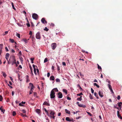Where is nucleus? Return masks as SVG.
<instances>
[{
  "label": "nucleus",
  "instance_id": "1",
  "mask_svg": "<svg viewBox=\"0 0 122 122\" xmlns=\"http://www.w3.org/2000/svg\"><path fill=\"white\" fill-rule=\"evenodd\" d=\"M50 117L51 118L52 117L53 119H55V117L54 115L55 114V113L54 111L51 110L50 111Z\"/></svg>",
  "mask_w": 122,
  "mask_h": 122
},
{
  "label": "nucleus",
  "instance_id": "2",
  "mask_svg": "<svg viewBox=\"0 0 122 122\" xmlns=\"http://www.w3.org/2000/svg\"><path fill=\"white\" fill-rule=\"evenodd\" d=\"M55 93L53 91H51L50 94V97L51 99L54 98L55 97Z\"/></svg>",
  "mask_w": 122,
  "mask_h": 122
},
{
  "label": "nucleus",
  "instance_id": "3",
  "mask_svg": "<svg viewBox=\"0 0 122 122\" xmlns=\"http://www.w3.org/2000/svg\"><path fill=\"white\" fill-rule=\"evenodd\" d=\"M12 58L13 60L12 61V65H13L14 64L16 63V60L15 58V57L14 56H12Z\"/></svg>",
  "mask_w": 122,
  "mask_h": 122
},
{
  "label": "nucleus",
  "instance_id": "4",
  "mask_svg": "<svg viewBox=\"0 0 122 122\" xmlns=\"http://www.w3.org/2000/svg\"><path fill=\"white\" fill-rule=\"evenodd\" d=\"M32 18L34 19L37 20L38 17V15L36 13H33L32 15Z\"/></svg>",
  "mask_w": 122,
  "mask_h": 122
},
{
  "label": "nucleus",
  "instance_id": "5",
  "mask_svg": "<svg viewBox=\"0 0 122 122\" xmlns=\"http://www.w3.org/2000/svg\"><path fill=\"white\" fill-rule=\"evenodd\" d=\"M36 38L37 39H40L41 38L40 33L37 32L36 35Z\"/></svg>",
  "mask_w": 122,
  "mask_h": 122
},
{
  "label": "nucleus",
  "instance_id": "6",
  "mask_svg": "<svg viewBox=\"0 0 122 122\" xmlns=\"http://www.w3.org/2000/svg\"><path fill=\"white\" fill-rule=\"evenodd\" d=\"M51 46L53 50L55 49L56 46V43H52L51 45Z\"/></svg>",
  "mask_w": 122,
  "mask_h": 122
},
{
  "label": "nucleus",
  "instance_id": "7",
  "mask_svg": "<svg viewBox=\"0 0 122 122\" xmlns=\"http://www.w3.org/2000/svg\"><path fill=\"white\" fill-rule=\"evenodd\" d=\"M58 93V97L59 98H62L63 96V95L62 93L61 92H59Z\"/></svg>",
  "mask_w": 122,
  "mask_h": 122
},
{
  "label": "nucleus",
  "instance_id": "8",
  "mask_svg": "<svg viewBox=\"0 0 122 122\" xmlns=\"http://www.w3.org/2000/svg\"><path fill=\"white\" fill-rule=\"evenodd\" d=\"M33 67L34 68V72L35 74L36 75V69L35 68V67H36V68H37V67L36 66H35V65L33 64Z\"/></svg>",
  "mask_w": 122,
  "mask_h": 122
},
{
  "label": "nucleus",
  "instance_id": "9",
  "mask_svg": "<svg viewBox=\"0 0 122 122\" xmlns=\"http://www.w3.org/2000/svg\"><path fill=\"white\" fill-rule=\"evenodd\" d=\"M41 21L42 22L43 24H45L47 23V21L45 20V18H42Z\"/></svg>",
  "mask_w": 122,
  "mask_h": 122
},
{
  "label": "nucleus",
  "instance_id": "10",
  "mask_svg": "<svg viewBox=\"0 0 122 122\" xmlns=\"http://www.w3.org/2000/svg\"><path fill=\"white\" fill-rule=\"evenodd\" d=\"M98 94L101 97H103V93L102 92L100 91H99L98 92Z\"/></svg>",
  "mask_w": 122,
  "mask_h": 122
},
{
  "label": "nucleus",
  "instance_id": "11",
  "mask_svg": "<svg viewBox=\"0 0 122 122\" xmlns=\"http://www.w3.org/2000/svg\"><path fill=\"white\" fill-rule=\"evenodd\" d=\"M9 56L10 54L9 53H7L6 54L5 58L7 61H8V60Z\"/></svg>",
  "mask_w": 122,
  "mask_h": 122
},
{
  "label": "nucleus",
  "instance_id": "12",
  "mask_svg": "<svg viewBox=\"0 0 122 122\" xmlns=\"http://www.w3.org/2000/svg\"><path fill=\"white\" fill-rule=\"evenodd\" d=\"M29 85L30 86H31L30 90H33V89L34 88V87L33 84L32 83H29Z\"/></svg>",
  "mask_w": 122,
  "mask_h": 122
},
{
  "label": "nucleus",
  "instance_id": "13",
  "mask_svg": "<svg viewBox=\"0 0 122 122\" xmlns=\"http://www.w3.org/2000/svg\"><path fill=\"white\" fill-rule=\"evenodd\" d=\"M29 77L28 75H27L26 76V81L27 82H28L30 81V80H29Z\"/></svg>",
  "mask_w": 122,
  "mask_h": 122
},
{
  "label": "nucleus",
  "instance_id": "14",
  "mask_svg": "<svg viewBox=\"0 0 122 122\" xmlns=\"http://www.w3.org/2000/svg\"><path fill=\"white\" fill-rule=\"evenodd\" d=\"M2 107H3L1 106L0 108V110H1L2 112H3V113H4V112H5V109H3Z\"/></svg>",
  "mask_w": 122,
  "mask_h": 122
},
{
  "label": "nucleus",
  "instance_id": "15",
  "mask_svg": "<svg viewBox=\"0 0 122 122\" xmlns=\"http://www.w3.org/2000/svg\"><path fill=\"white\" fill-rule=\"evenodd\" d=\"M50 80H55V77L53 76H51L50 77Z\"/></svg>",
  "mask_w": 122,
  "mask_h": 122
},
{
  "label": "nucleus",
  "instance_id": "16",
  "mask_svg": "<svg viewBox=\"0 0 122 122\" xmlns=\"http://www.w3.org/2000/svg\"><path fill=\"white\" fill-rule=\"evenodd\" d=\"M78 106L79 107H82L83 108H85L86 107V105L81 104H78Z\"/></svg>",
  "mask_w": 122,
  "mask_h": 122
},
{
  "label": "nucleus",
  "instance_id": "17",
  "mask_svg": "<svg viewBox=\"0 0 122 122\" xmlns=\"http://www.w3.org/2000/svg\"><path fill=\"white\" fill-rule=\"evenodd\" d=\"M36 112L39 114L41 112V111L40 109H37L36 110Z\"/></svg>",
  "mask_w": 122,
  "mask_h": 122
},
{
  "label": "nucleus",
  "instance_id": "18",
  "mask_svg": "<svg viewBox=\"0 0 122 122\" xmlns=\"http://www.w3.org/2000/svg\"><path fill=\"white\" fill-rule=\"evenodd\" d=\"M51 91H53L54 92H58V91L57 88H54Z\"/></svg>",
  "mask_w": 122,
  "mask_h": 122
},
{
  "label": "nucleus",
  "instance_id": "19",
  "mask_svg": "<svg viewBox=\"0 0 122 122\" xmlns=\"http://www.w3.org/2000/svg\"><path fill=\"white\" fill-rule=\"evenodd\" d=\"M43 104L44 105H46L48 106H49L50 105V104L46 102H44Z\"/></svg>",
  "mask_w": 122,
  "mask_h": 122
},
{
  "label": "nucleus",
  "instance_id": "20",
  "mask_svg": "<svg viewBox=\"0 0 122 122\" xmlns=\"http://www.w3.org/2000/svg\"><path fill=\"white\" fill-rule=\"evenodd\" d=\"M3 45L2 44H0V51H1V50L2 51L3 47Z\"/></svg>",
  "mask_w": 122,
  "mask_h": 122
},
{
  "label": "nucleus",
  "instance_id": "21",
  "mask_svg": "<svg viewBox=\"0 0 122 122\" xmlns=\"http://www.w3.org/2000/svg\"><path fill=\"white\" fill-rule=\"evenodd\" d=\"M66 120L67 121L71 122V119H70L69 118V117H67L66 118Z\"/></svg>",
  "mask_w": 122,
  "mask_h": 122
},
{
  "label": "nucleus",
  "instance_id": "22",
  "mask_svg": "<svg viewBox=\"0 0 122 122\" xmlns=\"http://www.w3.org/2000/svg\"><path fill=\"white\" fill-rule=\"evenodd\" d=\"M65 111L66 112L69 114H70V112L68 110L66 109L65 110Z\"/></svg>",
  "mask_w": 122,
  "mask_h": 122
},
{
  "label": "nucleus",
  "instance_id": "23",
  "mask_svg": "<svg viewBox=\"0 0 122 122\" xmlns=\"http://www.w3.org/2000/svg\"><path fill=\"white\" fill-rule=\"evenodd\" d=\"M94 95L96 97L97 99H98L99 98V97L98 96L96 92L94 93Z\"/></svg>",
  "mask_w": 122,
  "mask_h": 122
},
{
  "label": "nucleus",
  "instance_id": "24",
  "mask_svg": "<svg viewBox=\"0 0 122 122\" xmlns=\"http://www.w3.org/2000/svg\"><path fill=\"white\" fill-rule=\"evenodd\" d=\"M82 96H81L80 97L78 98L77 99V100L78 101H81L82 100Z\"/></svg>",
  "mask_w": 122,
  "mask_h": 122
},
{
  "label": "nucleus",
  "instance_id": "25",
  "mask_svg": "<svg viewBox=\"0 0 122 122\" xmlns=\"http://www.w3.org/2000/svg\"><path fill=\"white\" fill-rule=\"evenodd\" d=\"M63 91L66 94H67V91L66 89H63Z\"/></svg>",
  "mask_w": 122,
  "mask_h": 122
},
{
  "label": "nucleus",
  "instance_id": "26",
  "mask_svg": "<svg viewBox=\"0 0 122 122\" xmlns=\"http://www.w3.org/2000/svg\"><path fill=\"white\" fill-rule=\"evenodd\" d=\"M20 115L22 117H26V116L25 115L21 113H20Z\"/></svg>",
  "mask_w": 122,
  "mask_h": 122
},
{
  "label": "nucleus",
  "instance_id": "27",
  "mask_svg": "<svg viewBox=\"0 0 122 122\" xmlns=\"http://www.w3.org/2000/svg\"><path fill=\"white\" fill-rule=\"evenodd\" d=\"M11 5L13 9L14 10H15L16 9L14 7L13 3V2L11 3Z\"/></svg>",
  "mask_w": 122,
  "mask_h": 122
},
{
  "label": "nucleus",
  "instance_id": "28",
  "mask_svg": "<svg viewBox=\"0 0 122 122\" xmlns=\"http://www.w3.org/2000/svg\"><path fill=\"white\" fill-rule=\"evenodd\" d=\"M16 36L19 38H20V34L17 33Z\"/></svg>",
  "mask_w": 122,
  "mask_h": 122
},
{
  "label": "nucleus",
  "instance_id": "29",
  "mask_svg": "<svg viewBox=\"0 0 122 122\" xmlns=\"http://www.w3.org/2000/svg\"><path fill=\"white\" fill-rule=\"evenodd\" d=\"M10 40L11 43H13L14 42V40L13 39H10Z\"/></svg>",
  "mask_w": 122,
  "mask_h": 122
},
{
  "label": "nucleus",
  "instance_id": "30",
  "mask_svg": "<svg viewBox=\"0 0 122 122\" xmlns=\"http://www.w3.org/2000/svg\"><path fill=\"white\" fill-rule=\"evenodd\" d=\"M34 59V58H31L30 59V60L31 61V63H34L33 61Z\"/></svg>",
  "mask_w": 122,
  "mask_h": 122
},
{
  "label": "nucleus",
  "instance_id": "31",
  "mask_svg": "<svg viewBox=\"0 0 122 122\" xmlns=\"http://www.w3.org/2000/svg\"><path fill=\"white\" fill-rule=\"evenodd\" d=\"M97 65L98 68V69H100V70H102V68H101V66H99V65L98 64H97Z\"/></svg>",
  "mask_w": 122,
  "mask_h": 122
},
{
  "label": "nucleus",
  "instance_id": "32",
  "mask_svg": "<svg viewBox=\"0 0 122 122\" xmlns=\"http://www.w3.org/2000/svg\"><path fill=\"white\" fill-rule=\"evenodd\" d=\"M48 61V58H46L44 61V63Z\"/></svg>",
  "mask_w": 122,
  "mask_h": 122
},
{
  "label": "nucleus",
  "instance_id": "33",
  "mask_svg": "<svg viewBox=\"0 0 122 122\" xmlns=\"http://www.w3.org/2000/svg\"><path fill=\"white\" fill-rule=\"evenodd\" d=\"M108 86L110 90L111 89H112V86L108 84Z\"/></svg>",
  "mask_w": 122,
  "mask_h": 122
},
{
  "label": "nucleus",
  "instance_id": "34",
  "mask_svg": "<svg viewBox=\"0 0 122 122\" xmlns=\"http://www.w3.org/2000/svg\"><path fill=\"white\" fill-rule=\"evenodd\" d=\"M3 76L5 77H6V75L5 74V73L4 72H3Z\"/></svg>",
  "mask_w": 122,
  "mask_h": 122
},
{
  "label": "nucleus",
  "instance_id": "35",
  "mask_svg": "<svg viewBox=\"0 0 122 122\" xmlns=\"http://www.w3.org/2000/svg\"><path fill=\"white\" fill-rule=\"evenodd\" d=\"M118 116L117 115V116L118 118H119L120 119H122V117H121V115L120 114L118 115Z\"/></svg>",
  "mask_w": 122,
  "mask_h": 122
},
{
  "label": "nucleus",
  "instance_id": "36",
  "mask_svg": "<svg viewBox=\"0 0 122 122\" xmlns=\"http://www.w3.org/2000/svg\"><path fill=\"white\" fill-rule=\"evenodd\" d=\"M16 115V112L14 111L13 112V115L14 116H15Z\"/></svg>",
  "mask_w": 122,
  "mask_h": 122
},
{
  "label": "nucleus",
  "instance_id": "37",
  "mask_svg": "<svg viewBox=\"0 0 122 122\" xmlns=\"http://www.w3.org/2000/svg\"><path fill=\"white\" fill-rule=\"evenodd\" d=\"M56 81L57 82H60V81L59 79L58 78H57L56 80Z\"/></svg>",
  "mask_w": 122,
  "mask_h": 122
},
{
  "label": "nucleus",
  "instance_id": "38",
  "mask_svg": "<svg viewBox=\"0 0 122 122\" xmlns=\"http://www.w3.org/2000/svg\"><path fill=\"white\" fill-rule=\"evenodd\" d=\"M44 30L46 31H48L49 30V29L47 27H46L44 29Z\"/></svg>",
  "mask_w": 122,
  "mask_h": 122
},
{
  "label": "nucleus",
  "instance_id": "39",
  "mask_svg": "<svg viewBox=\"0 0 122 122\" xmlns=\"http://www.w3.org/2000/svg\"><path fill=\"white\" fill-rule=\"evenodd\" d=\"M83 94L82 92L81 93L79 94H77V96H80L81 95H83Z\"/></svg>",
  "mask_w": 122,
  "mask_h": 122
},
{
  "label": "nucleus",
  "instance_id": "40",
  "mask_svg": "<svg viewBox=\"0 0 122 122\" xmlns=\"http://www.w3.org/2000/svg\"><path fill=\"white\" fill-rule=\"evenodd\" d=\"M57 69L58 71H59L60 70V67L57 65Z\"/></svg>",
  "mask_w": 122,
  "mask_h": 122
},
{
  "label": "nucleus",
  "instance_id": "41",
  "mask_svg": "<svg viewBox=\"0 0 122 122\" xmlns=\"http://www.w3.org/2000/svg\"><path fill=\"white\" fill-rule=\"evenodd\" d=\"M3 97L2 96L0 95V101H1L2 100Z\"/></svg>",
  "mask_w": 122,
  "mask_h": 122
},
{
  "label": "nucleus",
  "instance_id": "42",
  "mask_svg": "<svg viewBox=\"0 0 122 122\" xmlns=\"http://www.w3.org/2000/svg\"><path fill=\"white\" fill-rule=\"evenodd\" d=\"M33 92V90H30V91L29 94H32Z\"/></svg>",
  "mask_w": 122,
  "mask_h": 122
},
{
  "label": "nucleus",
  "instance_id": "43",
  "mask_svg": "<svg viewBox=\"0 0 122 122\" xmlns=\"http://www.w3.org/2000/svg\"><path fill=\"white\" fill-rule=\"evenodd\" d=\"M23 40L26 43H27V41H28L26 39H23Z\"/></svg>",
  "mask_w": 122,
  "mask_h": 122
},
{
  "label": "nucleus",
  "instance_id": "44",
  "mask_svg": "<svg viewBox=\"0 0 122 122\" xmlns=\"http://www.w3.org/2000/svg\"><path fill=\"white\" fill-rule=\"evenodd\" d=\"M117 104H118V105L120 108H121V105L120 104H119L118 103H117Z\"/></svg>",
  "mask_w": 122,
  "mask_h": 122
},
{
  "label": "nucleus",
  "instance_id": "45",
  "mask_svg": "<svg viewBox=\"0 0 122 122\" xmlns=\"http://www.w3.org/2000/svg\"><path fill=\"white\" fill-rule=\"evenodd\" d=\"M91 90L92 93H93L94 92V90H93V89L92 88H91Z\"/></svg>",
  "mask_w": 122,
  "mask_h": 122
},
{
  "label": "nucleus",
  "instance_id": "46",
  "mask_svg": "<svg viewBox=\"0 0 122 122\" xmlns=\"http://www.w3.org/2000/svg\"><path fill=\"white\" fill-rule=\"evenodd\" d=\"M120 96L119 95L117 97V99L118 100H119L120 99Z\"/></svg>",
  "mask_w": 122,
  "mask_h": 122
},
{
  "label": "nucleus",
  "instance_id": "47",
  "mask_svg": "<svg viewBox=\"0 0 122 122\" xmlns=\"http://www.w3.org/2000/svg\"><path fill=\"white\" fill-rule=\"evenodd\" d=\"M67 99L68 100H70L71 99V98L69 97H67Z\"/></svg>",
  "mask_w": 122,
  "mask_h": 122
},
{
  "label": "nucleus",
  "instance_id": "48",
  "mask_svg": "<svg viewBox=\"0 0 122 122\" xmlns=\"http://www.w3.org/2000/svg\"><path fill=\"white\" fill-rule=\"evenodd\" d=\"M30 69L31 71V72H32V69L31 66H30Z\"/></svg>",
  "mask_w": 122,
  "mask_h": 122
},
{
  "label": "nucleus",
  "instance_id": "49",
  "mask_svg": "<svg viewBox=\"0 0 122 122\" xmlns=\"http://www.w3.org/2000/svg\"><path fill=\"white\" fill-rule=\"evenodd\" d=\"M62 64L63 66H65L66 65V64L64 62H63L62 63Z\"/></svg>",
  "mask_w": 122,
  "mask_h": 122
},
{
  "label": "nucleus",
  "instance_id": "50",
  "mask_svg": "<svg viewBox=\"0 0 122 122\" xmlns=\"http://www.w3.org/2000/svg\"><path fill=\"white\" fill-rule=\"evenodd\" d=\"M32 34V32L31 31H30L29 33V34L31 36Z\"/></svg>",
  "mask_w": 122,
  "mask_h": 122
},
{
  "label": "nucleus",
  "instance_id": "51",
  "mask_svg": "<svg viewBox=\"0 0 122 122\" xmlns=\"http://www.w3.org/2000/svg\"><path fill=\"white\" fill-rule=\"evenodd\" d=\"M47 113V115L49 117H50V114H49V112H48V111L46 112Z\"/></svg>",
  "mask_w": 122,
  "mask_h": 122
},
{
  "label": "nucleus",
  "instance_id": "52",
  "mask_svg": "<svg viewBox=\"0 0 122 122\" xmlns=\"http://www.w3.org/2000/svg\"><path fill=\"white\" fill-rule=\"evenodd\" d=\"M34 95L35 96H36L37 95V93L36 92H34Z\"/></svg>",
  "mask_w": 122,
  "mask_h": 122
},
{
  "label": "nucleus",
  "instance_id": "53",
  "mask_svg": "<svg viewBox=\"0 0 122 122\" xmlns=\"http://www.w3.org/2000/svg\"><path fill=\"white\" fill-rule=\"evenodd\" d=\"M87 113L90 116H92V115L90 112H87Z\"/></svg>",
  "mask_w": 122,
  "mask_h": 122
},
{
  "label": "nucleus",
  "instance_id": "54",
  "mask_svg": "<svg viewBox=\"0 0 122 122\" xmlns=\"http://www.w3.org/2000/svg\"><path fill=\"white\" fill-rule=\"evenodd\" d=\"M22 111L24 113H26V111L24 110H22Z\"/></svg>",
  "mask_w": 122,
  "mask_h": 122
},
{
  "label": "nucleus",
  "instance_id": "55",
  "mask_svg": "<svg viewBox=\"0 0 122 122\" xmlns=\"http://www.w3.org/2000/svg\"><path fill=\"white\" fill-rule=\"evenodd\" d=\"M89 97H90V99H92L93 98L92 97V96L90 94V96Z\"/></svg>",
  "mask_w": 122,
  "mask_h": 122
},
{
  "label": "nucleus",
  "instance_id": "56",
  "mask_svg": "<svg viewBox=\"0 0 122 122\" xmlns=\"http://www.w3.org/2000/svg\"><path fill=\"white\" fill-rule=\"evenodd\" d=\"M50 76V73L49 72L48 73H47V76L49 77Z\"/></svg>",
  "mask_w": 122,
  "mask_h": 122
},
{
  "label": "nucleus",
  "instance_id": "57",
  "mask_svg": "<svg viewBox=\"0 0 122 122\" xmlns=\"http://www.w3.org/2000/svg\"><path fill=\"white\" fill-rule=\"evenodd\" d=\"M26 25L28 27H29L30 26V25L29 23L27 24Z\"/></svg>",
  "mask_w": 122,
  "mask_h": 122
},
{
  "label": "nucleus",
  "instance_id": "58",
  "mask_svg": "<svg viewBox=\"0 0 122 122\" xmlns=\"http://www.w3.org/2000/svg\"><path fill=\"white\" fill-rule=\"evenodd\" d=\"M11 52L13 53H14L15 52V51L13 49L11 50Z\"/></svg>",
  "mask_w": 122,
  "mask_h": 122
},
{
  "label": "nucleus",
  "instance_id": "59",
  "mask_svg": "<svg viewBox=\"0 0 122 122\" xmlns=\"http://www.w3.org/2000/svg\"><path fill=\"white\" fill-rule=\"evenodd\" d=\"M5 49L6 50V51H9V50L6 47H5Z\"/></svg>",
  "mask_w": 122,
  "mask_h": 122
},
{
  "label": "nucleus",
  "instance_id": "60",
  "mask_svg": "<svg viewBox=\"0 0 122 122\" xmlns=\"http://www.w3.org/2000/svg\"><path fill=\"white\" fill-rule=\"evenodd\" d=\"M8 85L11 88H12V87L9 84H8Z\"/></svg>",
  "mask_w": 122,
  "mask_h": 122
},
{
  "label": "nucleus",
  "instance_id": "61",
  "mask_svg": "<svg viewBox=\"0 0 122 122\" xmlns=\"http://www.w3.org/2000/svg\"><path fill=\"white\" fill-rule=\"evenodd\" d=\"M51 25L53 26H54L55 25L54 24L52 23L51 24Z\"/></svg>",
  "mask_w": 122,
  "mask_h": 122
},
{
  "label": "nucleus",
  "instance_id": "62",
  "mask_svg": "<svg viewBox=\"0 0 122 122\" xmlns=\"http://www.w3.org/2000/svg\"><path fill=\"white\" fill-rule=\"evenodd\" d=\"M117 115L118 116V115L119 114V111H117Z\"/></svg>",
  "mask_w": 122,
  "mask_h": 122
},
{
  "label": "nucleus",
  "instance_id": "63",
  "mask_svg": "<svg viewBox=\"0 0 122 122\" xmlns=\"http://www.w3.org/2000/svg\"><path fill=\"white\" fill-rule=\"evenodd\" d=\"M110 90L111 91L113 94L114 93V92H113L112 89H111Z\"/></svg>",
  "mask_w": 122,
  "mask_h": 122
},
{
  "label": "nucleus",
  "instance_id": "64",
  "mask_svg": "<svg viewBox=\"0 0 122 122\" xmlns=\"http://www.w3.org/2000/svg\"><path fill=\"white\" fill-rule=\"evenodd\" d=\"M19 53L20 54V55H22L21 52V51H20L19 52Z\"/></svg>",
  "mask_w": 122,
  "mask_h": 122
}]
</instances>
